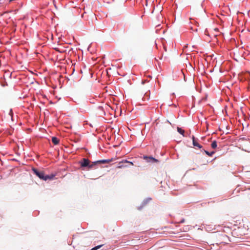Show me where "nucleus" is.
I'll return each mask as SVG.
<instances>
[{"label": "nucleus", "mask_w": 250, "mask_h": 250, "mask_svg": "<svg viewBox=\"0 0 250 250\" xmlns=\"http://www.w3.org/2000/svg\"><path fill=\"white\" fill-rule=\"evenodd\" d=\"M33 172L40 179L43 181H47L48 180H52L55 177L54 174L45 175L43 171L39 170L38 169L33 167L32 169Z\"/></svg>", "instance_id": "nucleus-1"}, {"label": "nucleus", "mask_w": 250, "mask_h": 250, "mask_svg": "<svg viewBox=\"0 0 250 250\" xmlns=\"http://www.w3.org/2000/svg\"><path fill=\"white\" fill-rule=\"evenodd\" d=\"M79 164L83 169L86 168L88 170L90 169V162L88 159L85 158H83L81 161L79 162Z\"/></svg>", "instance_id": "nucleus-2"}, {"label": "nucleus", "mask_w": 250, "mask_h": 250, "mask_svg": "<svg viewBox=\"0 0 250 250\" xmlns=\"http://www.w3.org/2000/svg\"><path fill=\"white\" fill-rule=\"evenodd\" d=\"M143 158L148 163H155L159 162V160L156 158L153 157L152 156H147L145 155L143 156Z\"/></svg>", "instance_id": "nucleus-3"}, {"label": "nucleus", "mask_w": 250, "mask_h": 250, "mask_svg": "<svg viewBox=\"0 0 250 250\" xmlns=\"http://www.w3.org/2000/svg\"><path fill=\"white\" fill-rule=\"evenodd\" d=\"M151 200H152V198L150 197H148V198L145 199L142 202L141 205L137 208L138 209V210L142 209L143 208V207L144 206H145Z\"/></svg>", "instance_id": "nucleus-4"}, {"label": "nucleus", "mask_w": 250, "mask_h": 250, "mask_svg": "<svg viewBox=\"0 0 250 250\" xmlns=\"http://www.w3.org/2000/svg\"><path fill=\"white\" fill-rule=\"evenodd\" d=\"M150 99V90H148V91L146 92L144 94V97L142 98V100L144 101H146L149 100Z\"/></svg>", "instance_id": "nucleus-5"}, {"label": "nucleus", "mask_w": 250, "mask_h": 250, "mask_svg": "<svg viewBox=\"0 0 250 250\" xmlns=\"http://www.w3.org/2000/svg\"><path fill=\"white\" fill-rule=\"evenodd\" d=\"M113 158L110 159H103V160H100L99 163L100 164H104L108 163L111 161H112Z\"/></svg>", "instance_id": "nucleus-6"}, {"label": "nucleus", "mask_w": 250, "mask_h": 250, "mask_svg": "<svg viewBox=\"0 0 250 250\" xmlns=\"http://www.w3.org/2000/svg\"><path fill=\"white\" fill-rule=\"evenodd\" d=\"M99 165H100L99 160L93 162L92 164H90V169L93 168H96V166Z\"/></svg>", "instance_id": "nucleus-7"}, {"label": "nucleus", "mask_w": 250, "mask_h": 250, "mask_svg": "<svg viewBox=\"0 0 250 250\" xmlns=\"http://www.w3.org/2000/svg\"><path fill=\"white\" fill-rule=\"evenodd\" d=\"M51 140H52V143L55 145H58L59 143V139L55 136L52 137L51 138Z\"/></svg>", "instance_id": "nucleus-8"}, {"label": "nucleus", "mask_w": 250, "mask_h": 250, "mask_svg": "<svg viewBox=\"0 0 250 250\" xmlns=\"http://www.w3.org/2000/svg\"><path fill=\"white\" fill-rule=\"evenodd\" d=\"M177 131L181 134L183 136L185 137V131L183 129H182L181 127H177Z\"/></svg>", "instance_id": "nucleus-9"}, {"label": "nucleus", "mask_w": 250, "mask_h": 250, "mask_svg": "<svg viewBox=\"0 0 250 250\" xmlns=\"http://www.w3.org/2000/svg\"><path fill=\"white\" fill-rule=\"evenodd\" d=\"M202 151H203L207 155H208L209 156H212L213 155V154H214V153H215V152L213 151H212L211 152H209L205 149H203Z\"/></svg>", "instance_id": "nucleus-10"}, {"label": "nucleus", "mask_w": 250, "mask_h": 250, "mask_svg": "<svg viewBox=\"0 0 250 250\" xmlns=\"http://www.w3.org/2000/svg\"><path fill=\"white\" fill-rule=\"evenodd\" d=\"M211 146L212 148L213 149H215L217 147V141H215V140H214L211 144Z\"/></svg>", "instance_id": "nucleus-11"}, {"label": "nucleus", "mask_w": 250, "mask_h": 250, "mask_svg": "<svg viewBox=\"0 0 250 250\" xmlns=\"http://www.w3.org/2000/svg\"><path fill=\"white\" fill-rule=\"evenodd\" d=\"M192 144H193V146H197L199 148H202V146L201 145H200L199 143H198L197 142H194L193 141Z\"/></svg>", "instance_id": "nucleus-12"}, {"label": "nucleus", "mask_w": 250, "mask_h": 250, "mask_svg": "<svg viewBox=\"0 0 250 250\" xmlns=\"http://www.w3.org/2000/svg\"><path fill=\"white\" fill-rule=\"evenodd\" d=\"M0 83L3 87L7 85V83L5 80H1L0 82Z\"/></svg>", "instance_id": "nucleus-13"}, {"label": "nucleus", "mask_w": 250, "mask_h": 250, "mask_svg": "<svg viewBox=\"0 0 250 250\" xmlns=\"http://www.w3.org/2000/svg\"><path fill=\"white\" fill-rule=\"evenodd\" d=\"M103 246V245H98L97 246L93 247L90 250H97L98 249L101 248Z\"/></svg>", "instance_id": "nucleus-14"}, {"label": "nucleus", "mask_w": 250, "mask_h": 250, "mask_svg": "<svg viewBox=\"0 0 250 250\" xmlns=\"http://www.w3.org/2000/svg\"><path fill=\"white\" fill-rule=\"evenodd\" d=\"M9 115L11 117V119L13 120V113L12 109H10Z\"/></svg>", "instance_id": "nucleus-15"}, {"label": "nucleus", "mask_w": 250, "mask_h": 250, "mask_svg": "<svg viewBox=\"0 0 250 250\" xmlns=\"http://www.w3.org/2000/svg\"><path fill=\"white\" fill-rule=\"evenodd\" d=\"M189 66L191 67L192 68L194 69V68L195 67V63H188Z\"/></svg>", "instance_id": "nucleus-16"}, {"label": "nucleus", "mask_w": 250, "mask_h": 250, "mask_svg": "<svg viewBox=\"0 0 250 250\" xmlns=\"http://www.w3.org/2000/svg\"><path fill=\"white\" fill-rule=\"evenodd\" d=\"M98 58H96L95 59H93V58H91L90 59H88V62H90V61H97V60L98 59Z\"/></svg>", "instance_id": "nucleus-17"}, {"label": "nucleus", "mask_w": 250, "mask_h": 250, "mask_svg": "<svg viewBox=\"0 0 250 250\" xmlns=\"http://www.w3.org/2000/svg\"><path fill=\"white\" fill-rule=\"evenodd\" d=\"M98 108H99L100 110H102V111L103 112V113H104V115H105V112L104 111V108H103V107L102 106H99L98 107Z\"/></svg>", "instance_id": "nucleus-18"}, {"label": "nucleus", "mask_w": 250, "mask_h": 250, "mask_svg": "<svg viewBox=\"0 0 250 250\" xmlns=\"http://www.w3.org/2000/svg\"><path fill=\"white\" fill-rule=\"evenodd\" d=\"M210 58H211V59H212V56H208V57H207L206 58V61L207 62L210 61V60H209V59Z\"/></svg>", "instance_id": "nucleus-19"}, {"label": "nucleus", "mask_w": 250, "mask_h": 250, "mask_svg": "<svg viewBox=\"0 0 250 250\" xmlns=\"http://www.w3.org/2000/svg\"><path fill=\"white\" fill-rule=\"evenodd\" d=\"M192 143L194 142H196L195 137L193 135L192 136Z\"/></svg>", "instance_id": "nucleus-20"}, {"label": "nucleus", "mask_w": 250, "mask_h": 250, "mask_svg": "<svg viewBox=\"0 0 250 250\" xmlns=\"http://www.w3.org/2000/svg\"><path fill=\"white\" fill-rule=\"evenodd\" d=\"M185 222V219H182L181 220H180L179 221V223H184Z\"/></svg>", "instance_id": "nucleus-21"}, {"label": "nucleus", "mask_w": 250, "mask_h": 250, "mask_svg": "<svg viewBox=\"0 0 250 250\" xmlns=\"http://www.w3.org/2000/svg\"><path fill=\"white\" fill-rule=\"evenodd\" d=\"M163 61H168V60H167V57L165 56L164 57V59H163Z\"/></svg>", "instance_id": "nucleus-22"}, {"label": "nucleus", "mask_w": 250, "mask_h": 250, "mask_svg": "<svg viewBox=\"0 0 250 250\" xmlns=\"http://www.w3.org/2000/svg\"><path fill=\"white\" fill-rule=\"evenodd\" d=\"M113 66H115L116 67H119V66L118 65V63H115V65H112Z\"/></svg>", "instance_id": "nucleus-23"}, {"label": "nucleus", "mask_w": 250, "mask_h": 250, "mask_svg": "<svg viewBox=\"0 0 250 250\" xmlns=\"http://www.w3.org/2000/svg\"><path fill=\"white\" fill-rule=\"evenodd\" d=\"M90 103L91 104H94L95 103V100L93 99L91 101H90Z\"/></svg>", "instance_id": "nucleus-24"}, {"label": "nucleus", "mask_w": 250, "mask_h": 250, "mask_svg": "<svg viewBox=\"0 0 250 250\" xmlns=\"http://www.w3.org/2000/svg\"><path fill=\"white\" fill-rule=\"evenodd\" d=\"M216 58H215L213 60H212V62H217V61L216 60Z\"/></svg>", "instance_id": "nucleus-25"}, {"label": "nucleus", "mask_w": 250, "mask_h": 250, "mask_svg": "<svg viewBox=\"0 0 250 250\" xmlns=\"http://www.w3.org/2000/svg\"><path fill=\"white\" fill-rule=\"evenodd\" d=\"M125 163H130V164H131L132 165H133V163H132V162H129V161H127V160H126L125 161Z\"/></svg>", "instance_id": "nucleus-26"}, {"label": "nucleus", "mask_w": 250, "mask_h": 250, "mask_svg": "<svg viewBox=\"0 0 250 250\" xmlns=\"http://www.w3.org/2000/svg\"><path fill=\"white\" fill-rule=\"evenodd\" d=\"M124 167V166L123 165H119V166L118 167V168H122V167Z\"/></svg>", "instance_id": "nucleus-27"}, {"label": "nucleus", "mask_w": 250, "mask_h": 250, "mask_svg": "<svg viewBox=\"0 0 250 250\" xmlns=\"http://www.w3.org/2000/svg\"><path fill=\"white\" fill-rule=\"evenodd\" d=\"M146 81H142V84H144L146 83Z\"/></svg>", "instance_id": "nucleus-28"}, {"label": "nucleus", "mask_w": 250, "mask_h": 250, "mask_svg": "<svg viewBox=\"0 0 250 250\" xmlns=\"http://www.w3.org/2000/svg\"><path fill=\"white\" fill-rule=\"evenodd\" d=\"M188 57H189V56H187V59H188ZM189 57H190V58H191V56H189Z\"/></svg>", "instance_id": "nucleus-29"}, {"label": "nucleus", "mask_w": 250, "mask_h": 250, "mask_svg": "<svg viewBox=\"0 0 250 250\" xmlns=\"http://www.w3.org/2000/svg\"><path fill=\"white\" fill-rule=\"evenodd\" d=\"M220 71L221 72H222V69H221V68H220Z\"/></svg>", "instance_id": "nucleus-30"}, {"label": "nucleus", "mask_w": 250, "mask_h": 250, "mask_svg": "<svg viewBox=\"0 0 250 250\" xmlns=\"http://www.w3.org/2000/svg\"><path fill=\"white\" fill-rule=\"evenodd\" d=\"M160 63H158V66H159V67H160Z\"/></svg>", "instance_id": "nucleus-31"}, {"label": "nucleus", "mask_w": 250, "mask_h": 250, "mask_svg": "<svg viewBox=\"0 0 250 250\" xmlns=\"http://www.w3.org/2000/svg\"><path fill=\"white\" fill-rule=\"evenodd\" d=\"M53 73H56V72L55 71L53 72Z\"/></svg>", "instance_id": "nucleus-32"}, {"label": "nucleus", "mask_w": 250, "mask_h": 250, "mask_svg": "<svg viewBox=\"0 0 250 250\" xmlns=\"http://www.w3.org/2000/svg\"><path fill=\"white\" fill-rule=\"evenodd\" d=\"M226 128H227V129H229L228 126H226Z\"/></svg>", "instance_id": "nucleus-33"}]
</instances>
